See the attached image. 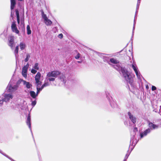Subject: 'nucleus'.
<instances>
[{
	"mask_svg": "<svg viewBox=\"0 0 161 161\" xmlns=\"http://www.w3.org/2000/svg\"><path fill=\"white\" fill-rule=\"evenodd\" d=\"M109 61L111 63L115 64V65H113V67L119 71L120 74L123 75L127 82L130 85L131 87H134L135 85L133 79L130 75L127 70L124 67H121L120 66L119 62L115 59L112 58L110 59Z\"/></svg>",
	"mask_w": 161,
	"mask_h": 161,
	"instance_id": "obj_1",
	"label": "nucleus"
},
{
	"mask_svg": "<svg viewBox=\"0 0 161 161\" xmlns=\"http://www.w3.org/2000/svg\"><path fill=\"white\" fill-rule=\"evenodd\" d=\"M59 75V79L64 84L65 83L66 81V77L63 74H61L59 71H53L51 72H49L47 75V77H52L54 78L57 77Z\"/></svg>",
	"mask_w": 161,
	"mask_h": 161,
	"instance_id": "obj_2",
	"label": "nucleus"
},
{
	"mask_svg": "<svg viewBox=\"0 0 161 161\" xmlns=\"http://www.w3.org/2000/svg\"><path fill=\"white\" fill-rule=\"evenodd\" d=\"M19 46L20 47V49L22 50H24L25 48L26 45L25 43L23 42H20L19 46H17L16 47L14 51V53L16 58L18 56V53Z\"/></svg>",
	"mask_w": 161,
	"mask_h": 161,
	"instance_id": "obj_3",
	"label": "nucleus"
},
{
	"mask_svg": "<svg viewBox=\"0 0 161 161\" xmlns=\"http://www.w3.org/2000/svg\"><path fill=\"white\" fill-rule=\"evenodd\" d=\"M18 88V86L13 85L11 81L8 86L7 89L8 91L12 92L16 91L17 89Z\"/></svg>",
	"mask_w": 161,
	"mask_h": 161,
	"instance_id": "obj_4",
	"label": "nucleus"
},
{
	"mask_svg": "<svg viewBox=\"0 0 161 161\" xmlns=\"http://www.w3.org/2000/svg\"><path fill=\"white\" fill-rule=\"evenodd\" d=\"M2 98H3V101L5 102L9 101L13 97V95L11 94L4 93L2 96Z\"/></svg>",
	"mask_w": 161,
	"mask_h": 161,
	"instance_id": "obj_5",
	"label": "nucleus"
},
{
	"mask_svg": "<svg viewBox=\"0 0 161 161\" xmlns=\"http://www.w3.org/2000/svg\"><path fill=\"white\" fill-rule=\"evenodd\" d=\"M132 67L135 72L137 78L139 79H141V75L136 64L135 63H133Z\"/></svg>",
	"mask_w": 161,
	"mask_h": 161,
	"instance_id": "obj_6",
	"label": "nucleus"
},
{
	"mask_svg": "<svg viewBox=\"0 0 161 161\" xmlns=\"http://www.w3.org/2000/svg\"><path fill=\"white\" fill-rule=\"evenodd\" d=\"M42 16L43 19L45 24L47 25H50L52 24V22L47 18L46 15L43 12L42 13Z\"/></svg>",
	"mask_w": 161,
	"mask_h": 161,
	"instance_id": "obj_7",
	"label": "nucleus"
},
{
	"mask_svg": "<svg viewBox=\"0 0 161 161\" xmlns=\"http://www.w3.org/2000/svg\"><path fill=\"white\" fill-rule=\"evenodd\" d=\"M29 66V64H27L25 65L22 68V76L25 78H26L27 76V71Z\"/></svg>",
	"mask_w": 161,
	"mask_h": 161,
	"instance_id": "obj_8",
	"label": "nucleus"
},
{
	"mask_svg": "<svg viewBox=\"0 0 161 161\" xmlns=\"http://www.w3.org/2000/svg\"><path fill=\"white\" fill-rule=\"evenodd\" d=\"M11 27L12 31L13 32L17 34H18L19 33V31L17 29L15 22H13Z\"/></svg>",
	"mask_w": 161,
	"mask_h": 161,
	"instance_id": "obj_9",
	"label": "nucleus"
},
{
	"mask_svg": "<svg viewBox=\"0 0 161 161\" xmlns=\"http://www.w3.org/2000/svg\"><path fill=\"white\" fill-rule=\"evenodd\" d=\"M8 45L12 49L13 48V45L14 43V36H10L8 38Z\"/></svg>",
	"mask_w": 161,
	"mask_h": 161,
	"instance_id": "obj_10",
	"label": "nucleus"
},
{
	"mask_svg": "<svg viewBox=\"0 0 161 161\" xmlns=\"http://www.w3.org/2000/svg\"><path fill=\"white\" fill-rule=\"evenodd\" d=\"M148 126L151 130H154L156 129H157L158 128V125H155L151 122H149L148 123Z\"/></svg>",
	"mask_w": 161,
	"mask_h": 161,
	"instance_id": "obj_11",
	"label": "nucleus"
},
{
	"mask_svg": "<svg viewBox=\"0 0 161 161\" xmlns=\"http://www.w3.org/2000/svg\"><path fill=\"white\" fill-rule=\"evenodd\" d=\"M128 114L129 118L132 122L134 124L136 123V118L130 112H128Z\"/></svg>",
	"mask_w": 161,
	"mask_h": 161,
	"instance_id": "obj_12",
	"label": "nucleus"
},
{
	"mask_svg": "<svg viewBox=\"0 0 161 161\" xmlns=\"http://www.w3.org/2000/svg\"><path fill=\"white\" fill-rule=\"evenodd\" d=\"M23 84L27 89H30L32 86L31 84L25 80L23 81Z\"/></svg>",
	"mask_w": 161,
	"mask_h": 161,
	"instance_id": "obj_13",
	"label": "nucleus"
},
{
	"mask_svg": "<svg viewBox=\"0 0 161 161\" xmlns=\"http://www.w3.org/2000/svg\"><path fill=\"white\" fill-rule=\"evenodd\" d=\"M151 132V130L149 129H148L145 130L143 132L141 133L140 136L141 138L144 136H146L148 133Z\"/></svg>",
	"mask_w": 161,
	"mask_h": 161,
	"instance_id": "obj_14",
	"label": "nucleus"
},
{
	"mask_svg": "<svg viewBox=\"0 0 161 161\" xmlns=\"http://www.w3.org/2000/svg\"><path fill=\"white\" fill-rule=\"evenodd\" d=\"M29 94L30 96L34 99H35L36 97L38 96L37 93H36L35 92L33 91H30L29 92Z\"/></svg>",
	"mask_w": 161,
	"mask_h": 161,
	"instance_id": "obj_15",
	"label": "nucleus"
},
{
	"mask_svg": "<svg viewBox=\"0 0 161 161\" xmlns=\"http://www.w3.org/2000/svg\"><path fill=\"white\" fill-rule=\"evenodd\" d=\"M27 125L29 127L31 130V116L30 114H28L26 121Z\"/></svg>",
	"mask_w": 161,
	"mask_h": 161,
	"instance_id": "obj_16",
	"label": "nucleus"
},
{
	"mask_svg": "<svg viewBox=\"0 0 161 161\" xmlns=\"http://www.w3.org/2000/svg\"><path fill=\"white\" fill-rule=\"evenodd\" d=\"M11 9V10L14 9L15 5L16 4V1L15 0H10Z\"/></svg>",
	"mask_w": 161,
	"mask_h": 161,
	"instance_id": "obj_17",
	"label": "nucleus"
},
{
	"mask_svg": "<svg viewBox=\"0 0 161 161\" xmlns=\"http://www.w3.org/2000/svg\"><path fill=\"white\" fill-rule=\"evenodd\" d=\"M41 76V74L40 72H38L35 77L36 81L40 80V79Z\"/></svg>",
	"mask_w": 161,
	"mask_h": 161,
	"instance_id": "obj_18",
	"label": "nucleus"
},
{
	"mask_svg": "<svg viewBox=\"0 0 161 161\" xmlns=\"http://www.w3.org/2000/svg\"><path fill=\"white\" fill-rule=\"evenodd\" d=\"M15 13L17 16V22L18 24H19L20 23L19 15L18 10L16 9L15 10Z\"/></svg>",
	"mask_w": 161,
	"mask_h": 161,
	"instance_id": "obj_19",
	"label": "nucleus"
},
{
	"mask_svg": "<svg viewBox=\"0 0 161 161\" xmlns=\"http://www.w3.org/2000/svg\"><path fill=\"white\" fill-rule=\"evenodd\" d=\"M136 143V139H134V137H133L131 138L130 140V144L133 146H135Z\"/></svg>",
	"mask_w": 161,
	"mask_h": 161,
	"instance_id": "obj_20",
	"label": "nucleus"
},
{
	"mask_svg": "<svg viewBox=\"0 0 161 161\" xmlns=\"http://www.w3.org/2000/svg\"><path fill=\"white\" fill-rule=\"evenodd\" d=\"M43 88V87L42 86L41 87H36L37 92L36 93L37 94H38L40 91H41L42 90Z\"/></svg>",
	"mask_w": 161,
	"mask_h": 161,
	"instance_id": "obj_21",
	"label": "nucleus"
},
{
	"mask_svg": "<svg viewBox=\"0 0 161 161\" xmlns=\"http://www.w3.org/2000/svg\"><path fill=\"white\" fill-rule=\"evenodd\" d=\"M27 34L28 35H30L31 33V31L30 29V27L29 25H28L27 27Z\"/></svg>",
	"mask_w": 161,
	"mask_h": 161,
	"instance_id": "obj_22",
	"label": "nucleus"
},
{
	"mask_svg": "<svg viewBox=\"0 0 161 161\" xmlns=\"http://www.w3.org/2000/svg\"><path fill=\"white\" fill-rule=\"evenodd\" d=\"M35 84L36 85V87H40L42 84V82L40 80L36 81Z\"/></svg>",
	"mask_w": 161,
	"mask_h": 161,
	"instance_id": "obj_23",
	"label": "nucleus"
},
{
	"mask_svg": "<svg viewBox=\"0 0 161 161\" xmlns=\"http://www.w3.org/2000/svg\"><path fill=\"white\" fill-rule=\"evenodd\" d=\"M49 85V82L46 81H45L44 84L42 86L44 88L45 87L48 86Z\"/></svg>",
	"mask_w": 161,
	"mask_h": 161,
	"instance_id": "obj_24",
	"label": "nucleus"
},
{
	"mask_svg": "<svg viewBox=\"0 0 161 161\" xmlns=\"http://www.w3.org/2000/svg\"><path fill=\"white\" fill-rule=\"evenodd\" d=\"M47 78L48 79V80L50 81H53L55 80L54 77H47Z\"/></svg>",
	"mask_w": 161,
	"mask_h": 161,
	"instance_id": "obj_25",
	"label": "nucleus"
},
{
	"mask_svg": "<svg viewBox=\"0 0 161 161\" xmlns=\"http://www.w3.org/2000/svg\"><path fill=\"white\" fill-rule=\"evenodd\" d=\"M30 54H27L26 58L25 59V62H27L29 59V58H30Z\"/></svg>",
	"mask_w": 161,
	"mask_h": 161,
	"instance_id": "obj_26",
	"label": "nucleus"
},
{
	"mask_svg": "<svg viewBox=\"0 0 161 161\" xmlns=\"http://www.w3.org/2000/svg\"><path fill=\"white\" fill-rule=\"evenodd\" d=\"M33 68L35 69L38 70L39 68L38 67V63H36L34 66L33 67Z\"/></svg>",
	"mask_w": 161,
	"mask_h": 161,
	"instance_id": "obj_27",
	"label": "nucleus"
},
{
	"mask_svg": "<svg viewBox=\"0 0 161 161\" xmlns=\"http://www.w3.org/2000/svg\"><path fill=\"white\" fill-rule=\"evenodd\" d=\"M0 153H1V154H3V155H4V156H6V157H7V158H8L9 159H10L12 160V161H14L11 158H10L9 157L8 155H6V154H4L2 152V151L0 150Z\"/></svg>",
	"mask_w": 161,
	"mask_h": 161,
	"instance_id": "obj_28",
	"label": "nucleus"
},
{
	"mask_svg": "<svg viewBox=\"0 0 161 161\" xmlns=\"http://www.w3.org/2000/svg\"><path fill=\"white\" fill-rule=\"evenodd\" d=\"M22 79H19L17 82V84L16 85H17L18 86V85L21 82H22L23 83V81H24Z\"/></svg>",
	"mask_w": 161,
	"mask_h": 161,
	"instance_id": "obj_29",
	"label": "nucleus"
},
{
	"mask_svg": "<svg viewBox=\"0 0 161 161\" xmlns=\"http://www.w3.org/2000/svg\"><path fill=\"white\" fill-rule=\"evenodd\" d=\"M4 102L3 101V98H2V97H0V105L1 106L3 105V102Z\"/></svg>",
	"mask_w": 161,
	"mask_h": 161,
	"instance_id": "obj_30",
	"label": "nucleus"
},
{
	"mask_svg": "<svg viewBox=\"0 0 161 161\" xmlns=\"http://www.w3.org/2000/svg\"><path fill=\"white\" fill-rule=\"evenodd\" d=\"M80 54L79 53H78L77 55L75 57V58L76 59H79L80 57Z\"/></svg>",
	"mask_w": 161,
	"mask_h": 161,
	"instance_id": "obj_31",
	"label": "nucleus"
},
{
	"mask_svg": "<svg viewBox=\"0 0 161 161\" xmlns=\"http://www.w3.org/2000/svg\"><path fill=\"white\" fill-rule=\"evenodd\" d=\"M31 73L34 74H35L37 72L35 70V69H34V68L31 69Z\"/></svg>",
	"mask_w": 161,
	"mask_h": 161,
	"instance_id": "obj_32",
	"label": "nucleus"
},
{
	"mask_svg": "<svg viewBox=\"0 0 161 161\" xmlns=\"http://www.w3.org/2000/svg\"><path fill=\"white\" fill-rule=\"evenodd\" d=\"M36 104V102L35 101H32L31 103L32 105L34 107Z\"/></svg>",
	"mask_w": 161,
	"mask_h": 161,
	"instance_id": "obj_33",
	"label": "nucleus"
},
{
	"mask_svg": "<svg viewBox=\"0 0 161 161\" xmlns=\"http://www.w3.org/2000/svg\"><path fill=\"white\" fill-rule=\"evenodd\" d=\"M129 154H127L126 155V156H125V159L124 160V161H126V159L127 158H128L129 156Z\"/></svg>",
	"mask_w": 161,
	"mask_h": 161,
	"instance_id": "obj_34",
	"label": "nucleus"
},
{
	"mask_svg": "<svg viewBox=\"0 0 161 161\" xmlns=\"http://www.w3.org/2000/svg\"><path fill=\"white\" fill-rule=\"evenodd\" d=\"M156 89V87L153 86L152 87V91H154Z\"/></svg>",
	"mask_w": 161,
	"mask_h": 161,
	"instance_id": "obj_35",
	"label": "nucleus"
},
{
	"mask_svg": "<svg viewBox=\"0 0 161 161\" xmlns=\"http://www.w3.org/2000/svg\"><path fill=\"white\" fill-rule=\"evenodd\" d=\"M63 35L62 34H60L58 35V37L60 39L62 38L63 37Z\"/></svg>",
	"mask_w": 161,
	"mask_h": 161,
	"instance_id": "obj_36",
	"label": "nucleus"
},
{
	"mask_svg": "<svg viewBox=\"0 0 161 161\" xmlns=\"http://www.w3.org/2000/svg\"><path fill=\"white\" fill-rule=\"evenodd\" d=\"M21 23L23 26H24V20L23 19H21Z\"/></svg>",
	"mask_w": 161,
	"mask_h": 161,
	"instance_id": "obj_37",
	"label": "nucleus"
},
{
	"mask_svg": "<svg viewBox=\"0 0 161 161\" xmlns=\"http://www.w3.org/2000/svg\"><path fill=\"white\" fill-rule=\"evenodd\" d=\"M140 0H138L137 5V8H138L139 6V5L140 3Z\"/></svg>",
	"mask_w": 161,
	"mask_h": 161,
	"instance_id": "obj_38",
	"label": "nucleus"
},
{
	"mask_svg": "<svg viewBox=\"0 0 161 161\" xmlns=\"http://www.w3.org/2000/svg\"><path fill=\"white\" fill-rule=\"evenodd\" d=\"M135 23H136V22H135V20H134V26H133V31L135 29Z\"/></svg>",
	"mask_w": 161,
	"mask_h": 161,
	"instance_id": "obj_39",
	"label": "nucleus"
},
{
	"mask_svg": "<svg viewBox=\"0 0 161 161\" xmlns=\"http://www.w3.org/2000/svg\"><path fill=\"white\" fill-rule=\"evenodd\" d=\"M137 128H134V131H137Z\"/></svg>",
	"mask_w": 161,
	"mask_h": 161,
	"instance_id": "obj_40",
	"label": "nucleus"
},
{
	"mask_svg": "<svg viewBox=\"0 0 161 161\" xmlns=\"http://www.w3.org/2000/svg\"><path fill=\"white\" fill-rule=\"evenodd\" d=\"M108 60V59H107L106 58H105V59H104V61H107Z\"/></svg>",
	"mask_w": 161,
	"mask_h": 161,
	"instance_id": "obj_41",
	"label": "nucleus"
},
{
	"mask_svg": "<svg viewBox=\"0 0 161 161\" xmlns=\"http://www.w3.org/2000/svg\"><path fill=\"white\" fill-rule=\"evenodd\" d=\"M77 62L79 63H81L82 62L81 61H77Z\"/></svg>",
	"mask_w": 161,
	"mask_h": 161,
	"instance_id": "obj_42",
	"label": "nucleus"
},
{
	"mask_svg": "<svg viewBox=\"0 0 161 161\" xmlns=\"http://www.w3.org/2000/svg\"><path fill=\"white\" fill-rule=\"evenodd\" d=\"M18 1H23L24 0H18Z\"/></svg>",
	"mask_w": 161,
	"mask_h": 161,
	"instance_id": "obj_43",
	"label": "nucleus"
},
{
	"mask_svg": "<svg viewBox=\"0 0 161 161\" xmlns=\"http://www.w3.org/2000/svg\"><path fill=\"white\" fill-rule=\"evenodd\" d=\"M11 16L12 17H13V15H12V12H11Z\"/></svg>",
	"mask_w": 161,
	"mask_h": 161,
	"instance_id": "obj_44",
	"label": "nucleus"
},
{
	"mask_svg": "<svg viewBox=\"0 0 161 161\" xmlns=\"http://www.w3.org/2000/svg\"><path fill=\"white\" fill-rule=\"evenodd\" d=\"M146 87H147V88H148V86H146Z\"/></svg>",
	"mask_w": 161,
	"mask_h": 161,
	"instance_id": "obj_45",
	"label": "nucleus"
},
{
	"mask_svg": "<svg viewBox=\"0 0 161 161\" xmlns=\"http://www.w3.org/2000/svg\"><path fill=\"white\" fill-rule=\"evenodd\" d=\"M103 57H105V56H103Z\"/></svg>",
	"mask_w": 161,
	"mask_h": 161,
	"instance_id": "obj_46",
	"label": "nucleus"
}]
</instances>
